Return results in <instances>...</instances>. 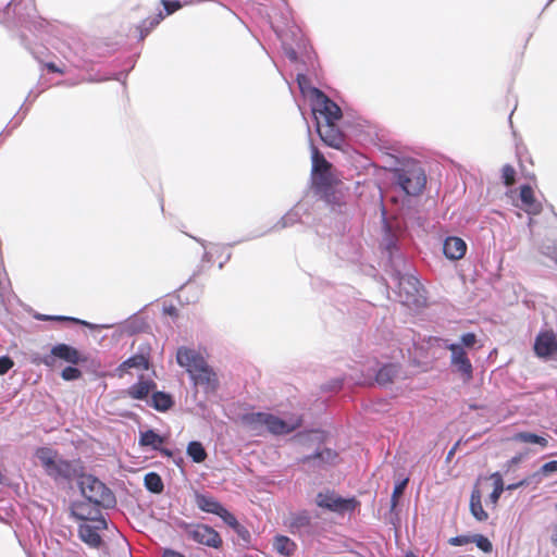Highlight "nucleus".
Returning a JSON list of instances; mask_svg holds the SVG:
<instances>
[{"label": "nucleus", "instance_id": "f257e3e1", "mask_svg": "<svg viewBox=\"0 0 557 557\" xmlns=\"http://www.w3.org/2000/svg\"><path fill=\"white\" fill-rule=\"evenodd\" d=\"M34 456L58 488L70 492L76 485L81 498L70 503V511L83 515L86 511L103 512L116 507L117 499L113 490L97 475L87 472L79 459H67L49 446L37 447Z\"/></svg>", "mask_w": 557, "mask_h": 557}, {"label": "nucleus", "instance_id": "f03ea898", "mask_svg": "<svg viewBox=\"0 0 557 557\" xmlns=\"http://www.w3.org/2000/svg\"><path fill=\"white\" fill-rule=\"evenodd\" d=\"M384 153L394 160V165L387 171L392 175L393 184L408 198L403 200L401 214L405 221H414L420 226L422 219L419 211L412 207V197L422 194L426 185V174L420 161L413 158H398L389 146L380 148Z\"/></svg>", "mask_w": 557, "mask_h": 557}, {"label": "nucleus", "instance_id": "7ed1b4c3", "mask_svg": "<svg viewBox=\"0 0 557 557\" xmlns=\"http://www.w3.org/2000/svg\"><path fill=\"white\" fill-rule=\"evenodd\" d=\"M22 0H11L5 8L0 11V23L7 28H24L33 33L36 37H40L47 33L48 22L37 15L36 8L33 3L25 5L22 12Z\"/></svg>", "mask_w": 557, "mask_h": 557}, {"label": "nucleus", "instance_id": "20e7f679", "mask_svg": "<svg viewBox=\"0 0 557 557\" xmlns=\"http://www.w3.org/2000/svg\"><path fill=\"white\" fill-rule=\"evenodd\" d=\"M380 213L382 230L381 247L383 255L386 257V268L394 267L398 272L404 268L405 259H407V256L403 250L399 236L404 231V226L400 224L394 226L388 221L387 210L383 201L382 193L380 194Z\"/></svg>", "mask_w": 557, "mask_h": 557}, {"label": "nucleus", "instance_id": "39448f33", "mask_svg": "<svg viewBox=\"0 0 557 557\" xmlns=\"http://www.w3.org/2000/svg\"><path fill=\"white\" fill-rule=\"evenodd\" d=\"M240 421L244 425L250 428L251 430H256L259 426H264L267 431L272 435L282 436L290 434L301 428L304 418L298 416L287 421L271 412L253 411L243 413Z\"/></svg>", "mask_w": 557, "mask_h": 557}, {"label": "nucleus", "instance_id": "423d86ee", "mask_svg": "<svg viewBox=\"0 0 557 557\" xmlns=\"http://www.w3.org/2000/svg\"><path fill=\"white\" fill-rule=\"evenodd\" d=\"M70 517L79 522L77 536L84 544L94 549L104 546L100 531L109 528V520L103 512L86 511L81 515L78 511H70Z\"/></svg>", "mask_w": 557, "mask_h": 557}, {"label": "nucleus", "instance_id": "0eeeda50", "mask_svg": "<svg viewBox=\"0 0 557 557\" xmlns=\"http://www.w3.org/2000/svg\"><path fill=\"white\" fill-rule=\"evenodd\" d=\"M310 180L314 194L332 210H341L344 201L342 195L336 190L339 181L332 170V164L320 169H311Z\"/></svg>", "mask_w": 557, "mask_h": 557}, {"label": "nucleus", "instance_id": "6e6552de", "mask_svg": "<svg viewBox=\"0 0 557 557\" xmlns=\"http://www.w3.org/2000/svg\"><path fill=\"white\" fill-rule=\"evenodd\" d=\"M410 263L408 258L405 259V264L398 272L394 267H387V272L399 288L400 293L406 294L405 301L414 306H421L425 302V298L422 297L423 286L419 278L409 273Z\"/></svg>", "mask_w": 557, "mask_h": 557}, {"label": "nucleus", "instance_id": "1a4fd4ad", "mask_svg": "<svg viewBox=\"0 0 557 557\" xmlns=\"http://www.w3.org/2000/svg\"><path fill=\"white\" fill-rule=\"evenodd\" d=\"M314 503L323 511L332 512L341 517L346 513H354L361 505L356 496L345 497L332 488L319 491L315 495Z\"/></svg>", "mask_w": 557, "mask_h": 557}, {"label": "nucleus", "instance_id": "9d476101", "mask_svg": "<svg viewBox=\"0 0 557 557\" xmlns=\"http://www.w3.org/2000/svg\"><path fill=\"white\" fill-rule=\"evenodd\" d=\"M174 525L184 532L191 541L208 546L210 548L220 549L223 545L222 537L218 531L205 523H190L183 519L176 518Z\"/></svg>", "mask_w": 557, "mask_h": 557}, {"label": "nucleus", "instance_id": "9b49d317", "mask_svg": "<svg viewBox=\"0 0 557 557\" xmlns=\"http://www.w3.org/2000/svg\"><path fill=\"white\" fill-rule=\"evenodd\" d=\"M310 109L314 124L320 119L324 123H337L343 116L339 106L319 88H311Z\"/></svg>", "mask_w": 557, "mask_h": 557}, {"label": "nucleus", "instance_id": "f8f14e48", "mask_svg": "<svg viewBox=\"0 0 557 557\" xmlns=\"http://www.w3.org/2000/svg\"><path fill=\"white\" fill-rule=\"evenodd\" d=\"M278 20L272 22V28L276 36H290L297 38V47L300 49L305 46V37L300 28L293 20L292 9L285 1H281L275 8Z\"/></svg>", "mask_w": 557, "mask_h": 557}, {"label": "nucleus", "instance_id": "ddd939ff", "mask_svg": "<svg viewBox=\"0 0 557 557\" xmlns=\"http://www.w3.org/2000/svg\"><path fill=\"white\" fill-rule=\"evenodd\" d=\"M58 360L70 364H79L86 362L87 357L70 344L58 343L50 348L49 354L39 358V362L48 368H53Z\"/></svg>", "mask_w": 557, "mask_h": 557}, {"label": "nucleus", "instance_id": "4468645a", "mask_svg": "<svg viewBox=\"0 0 557 557\" xmlns=\"http://www.w3.org/2000/svg\"><path fill=\"white\" fill-rule=\"evenodd\" d=\"M337 450L323 446L315 447L312 453L297 458V465L307 466L311 470H327L338 463Z\"/></svg>", "mask_w": 557, "mask_h": 557}, {"label": "nucleus", "instance_id": "2eb2a0df", "mask_svg": "<svg viewBox=\"0 0 557 557\" xmlns=\"http://www.w3.org/2000/svg\"><path fill=\"white\" fill-rule=\"evenodd\" d=\"M151 345L148 341L139 343L136 351L127 359L122 361L117 367L119 375L122 376L127 373L131 369L149 370L152 367L151 363Z\"/></svg>", "mask_w": 557, "mask_h": 557}, {"label": "nucleus", "instance_id": "dca6fc26", "mask_svg": "<svg viewBox=\"0 0 557 557\" xmlns=\"http://www.w3.org/2000/svg\"><path fill=\"white\" fill-rule=\"evenodd\" d=\"M534 355L544 361L557 359V339L552 329L541 330L534 337Z\"/></svg>", "mask_w": 557, "mask_h": 557}, {"label": "nucleus", "instance_id": "f3484780", "mask_svg": "<svg viewBox=\"0 0 557 557\" xmlns=\"http://www.w3.org/2000/svg\"><path fill=\"white\" fill-rule=\"evenodd\" d=\"M188 375L194 385L202 386L207 394L215 393L219 389V377L206 360L195 369V372L188 369Z\"/></svg>", "mask_w": 557, "mask_h": 557}, {"label": "nucleus", "instance_id": "a211bd4d", "mask_svg": "<svg viewBox=\"0 0 557 557\" xmlns=\"http://www.w3.org/2000/svg\"><path fill=\"white\" fill-rule=\"evenodd\" d=\"M450 351V366L454 372L459 373L466 381L473 377V366L465 349L459 345H445Z\"/></svg>", "mask_w": 557, "mask_h": 557}, {"label": "nucleus", "instance_id": "6ab92c4d", "mask_svg": "<svg viewBox=\"0 0 557 557\" xmlns=\"http://www.w3.org/2000/svg\"><path fill=\"white\" fill-rule=\"evenodd\" d=\"M329 432L320 428L317 429H305L296 432L292 440L302 446L304 448L310 449L318 446H323L329 440Z\"/></svg>", "mask_w": 557, "mask_h": 557}, {"label": "nucleus", "instance_id": "aec40b11", "mask_svg": "<svg viewBox=\"0 0 557 557\" xmlns=\"http://www.w3.org/2000/svg\"><path fill=\"white\" fill-rule=\"evenodd\" d=\"M195 504L202 512L215 515L222 521H224L231 513V511L220 500L207 493L196 492Z\"/></svg>", "mask_w": 557, "mask_h": 557}, {"label": "nucleus", "instance_id": "412c9836", "mask_svg": "<svg viewBox=\"0 0 557 557\" xmlns=\"http://www.w3.org/2000/svg\"><path fill=\"white\" fill-rule=\"evenodd\" d=\"M314 127L320 139L327 147L339 149L345 144V137L336 123L322 124L318 122L314 124Z\"/></svg>", "mask_w": 557, "mask_h": 557}, {"label": "nucleus", "instance_id": "4be33fe9", "mask_svg": "<svg viewBox=\"0 0 557 557\" xmlns=\"http://www.w3.org/2000/svg\"><path fill=\"white\" fill-rule=\"evenodd\" d=\"M401 370V366L398 362H384L380 363L377 369L374 371L373 384L380 388H387L394 384Z\"/></svg>", "mask_w": 557, "mask_h": 557}, {"label": "nucleus", "instance_id": "5701e85b", "mask_svg": "<svg viewBox=\"0 0 557 557\" xmlns=\"http://www.w3.org/2000/svg\"><path fill=\"white\" fill-rule=\"evenodd\" d=\"M467 248V243L459 236H447L443 242V255L450 261L463 258Z\"/></svg>", "mask_w": 557, "mask_h": 557}, {"label": "nucleus", "instance_id": "b1692460", "mask_svg": "<svg viewBox=\"0 0 557 557\" xmlns=\"http://www.w3.org/2000/svg\"><path fill=\"white\" fill-rule=\"evenodd\" d=\"M205 361V358L194 349L181 346L176 351V363L185 368L188 373V369L195 372V369Z\"/></svg>", "mask_w": 557, "mask_h": 557}, {"label": "nucleus", "instance_id": "393cba45", "mask_svg": "<svg viewBox=\"0 0 557 557\" xmlns=\"http://www.w3.org/2000/svg\"><path fill=\"white\" fill-rule=\"evenodd\" d=\"M223 522L236 533L238 537L236 544L238 546L242 548H249L251 546L252 535L250 531L237 520L233 512H231Z\"/></svg>", "mask_w": 557, "mask_h": 557}, {"label": "nucleus", "instance_id": "a878e982", "mask_svg": "<svg viewBox=\"0 0 557 557\" xmlns=\"http://www.w3.org/2000/svg\"><path fill=\"white\" fill-rule=\"evenodd\" d=\"M469 510L471 516L479 522H484L488 519V513L482 505V492L479 487V480L474 483L470 494Z\"/></svg>", "mask_w": 557, "mask_h": 557}, {"label": "nucleus", "instance_id": "bb28decb", "mask_svg": "<svg viewBox=\"0 0 557 557\" xmlns=\"http://www.w3.org/2000/svg\"><path fill=\"white\" fill-rule=\"evenodd\" d=\"M147 405L158 412H166L175 406L174 396L165 391L153 392Z\"/></svg>", "mask_w": 557, "mask_h": 557}, {"label": "nucleus", "instance_id": "cd10ccee", "mask_svg": "<svg viewBox=\"0 0 557 557\" xmlns=\"http://www.w3.org/2000/svg\"><path fill=\"white\" fill-rule=\"evenodd\" d=\"M519 198L523 209L529 213H540L542 206L536 201L534 190L530 184H522L519 187Z\"/></svg>", "mask_w": 557, "mask_h": 557}, {"label": "nucleus", "instance_id": "c85d7f7f", "mask_svg": "<svg viewBox=\"0 0 557 557\" xmlns=\"http://www.w3.org/2000/svg\"><path fill=\"white\" fill-rule=\"evenodd\" d=\"M166 436L161 435L156 429L148 428L139 432L138 445L140 447H148L156 451L161 444H164Z\"/></svg>", "mask_w": 557, "mask_h": 557}, {"label": "nucleus", "instance_id": "c756f323", "mask_svg": "<svg viewBox=\"0 0 557 557\" xmlns=\"http://www.w3.org/2000/svg\"><path fill=\"white\" fill-rule=\"evenodd\" d=\"M281 40L282 49L286 58L292 62L296 63L299 60L298 53L307 51V40L305 39V46L300 49L297 47V38L290 36H277Z\"/></svg>", "mask_w": 557, "mask_h": 557}, {"label": "nucleus", "instance_id": "7c9ffc66", "mask_svg": "<svg viewBox=\"0 0 557 557\" xmlns=\"http://www.w3.org/2000/svg\"><path fill=\"white\" fill-rule=\"evenodd\" d=\"M33 318L37 321H42V322L55 321V322H69V323L79 324V325L86 326L90 330L98 327V325L90 323L86 320H82V319L69 317V315L44 314V313L36 312L33 314Z\"/></svg>", "mask_w": 557, "mask_h": 557}, {"label": "nucleus", "instance_id": "2f4dec72", "mask_svg": "<svg viewBox=\"0 0 557 557\" xmlns=\"http://www.w3.org/2000/svg\"><path fill=\"white\" fill-rule=\"evenodd\" d=\"M273 547L281 556L292 557L297 549V544L287 535L276 534L273 539Z\"/></svg>", "mask_w": 557, "mask_h": 557}, {"label": "nucleus", "instance_id": "473e14b6", "mask_svg": "<svg viewBox=\"0 0 557 557\" xmlns=\"http://www.w3.org/2000/svg\"><path fill=\"white\" fill-rule=\"evenodd\" d=\"M490 479L493 481V490L487 497V503L496 506L506 490L503 472L495 471L490 474Z\"/></svg>", "mask_w": 557, "mask_h": 557}, {"label": "nucleus", "instance_id": "72a5a7b5", "mask_svg": "<svg viewBox=\"0 0 557 557\" xmlns=\"http://www.w3.org/2000/svg\"><path fill=\"white\" fill-rule=\"evenodd\" d=\"M300 207L290 208L272 227L273 231H280L286 227H290L297 223L307 224V222L300 216L297 211Z\"/></svg>", "mask_w": 557, "mask_h": 557}, {"label": "nucleus", "instance_id": "f704fd0d", "mask_svg": "<svg viewBox=\"0 0 557 557\" xmlns=\"http://www.w3.org/2000/svg\"><path fill=\"white\" fill-rule=\"evenodd\" d=\"M147 327L146 320L134 313L122 323L121 330L127 335H135L145 332Z\"/></svg>", "mask_w": 557, "mask_h": 557}, {"label": "nucleus", "instance_id": "c9c22d12", "mask_svg": "<svg viewBox=\"0 0 557 557\" xmlns=\"http://www.w3.org/2000/svg\"><path fill=\"white\" fill-rule=\"evenodd\" d=\"M145 488L156 495H160L164 491V483L161 475L156 471L147 472L144 476Z\"/></svg>", "mask_w": 557, "mask_h": 557}, {"label": "nucleus", "instance_id": "e433bc0d", "mask_svg": "<svg viewBox=\"0 0 557 557\" xmlns=\"http://www.w3.org/2000/svg\"><path fill=\"white\" fill-rule=\"evenodd\" d=\"M186 455L190 458V460L195 463H202L207 457L208 453L200 441H190L186 447Z\"/></svg>", "mask_w": 557, "mask_h": 557}, {"label": "nucleus", "instance_id": "4c0bfd02", "mask_svg": "<svg viewBox=\"0 0 557 557\" xmlns=\"http://www.w3.org/2000/svg\"><path fill=\"white\" fill-rule=\"evenodd\" d=\"M312 518L307 510H300L290 516L289 529L292 533L311 527Z\"/></svg>", "mask_w": 557, "mask_h": 557}, {"label": "nucleus", "instance_id": "58836bf2", "mask_svg": "<svg viewBox=\"0 0 557 557\" xmlns=\"http://www.w3.org/2000/svg\"><path fill=\"white\" fill-rule=\"evenodd\" d=\"M533 479L540 486L545 479L557 474V460H549L543 463L537 470L531 472Z\"/></svg>", "mask_w": 557, "mask_h": 557}, {"label": "nucleus", "instance_id": "ea45409f", "mask_svg": "<svg viewBox=\"0 0 557 557\" xmlns=\"http://www.w3.org/2000/svg\"><path fill=\"white\" fill-rule=\"evenodd\" d=\"M125 394L135 400H149L148 392L144 383V374H139L137 382L132 384L126 391Z\"/></svg>", "mask_w": 557, "mask_h": 557}, {"label": "nucleus", "instance_id": "a19ab883", "mask_svg": "<svg viewBox=\"0 0 557 557\" xmlns=\"http://www.w3.org/2000/svg\"><path fill=\"white\" fill-rule=\"evenodd\" d=\"M513 440L521 443L539 445L542 448L548 446V440L545 436L529 431H521L516 433Z\"/></svg>", "mask_w": 557, "mask_h": 557}, {"label": "nucleus", "instance_id": "79ce46f5", "mask_svg": "<svg viewBox=\"0 0 557 557\" xmlns=\"http://www.w3.org/2000/svg\"><path fill=\"white\" fill-rule=\"evenodd\" d=\"M164 18L162 12H159L156 16L151 18H145L137 25V30L139 33L138 40H144L150 32L159 25V23Z\"/></svg>", "mask_w": 557, "mask_h": 557}, {"label": "nucleus", "instance_id": "37998d69", "mask_svg": "<svg viewBox=\"0 0 557 557\" xmlns=\"http://www.w3.org/2000/svg\"><path fill=\"white\" fill-rule=\"evenodd\" d=\"M519 488H529L530 491H535L539 488V485L535 482V480L533 479L531 473H529L528 475H525L524 478H522L521 480H519L517 482L509 483L506 485V490L509 492H512V491H516Z\"/></svg>", "mask_w": 557, "mask_h": 557}, {"label": "nucleus", "instance_id": "c03bdc74", "mask_svg": "<svg viewBox=\"0 0 557 557\" xmlns=\"http://www.w3.org/2000/svg\"><path fill=\"white\" fill-rule=\"evenodd\" d=\"M529 451H519L506 462L502 465V471L504 474H509L515 467H518L528 457Z\"/></svg>", "mask_w": 557, "mask_h": 557}, {"label": "nucleus", "instance_id": "a18cd8bd", "mask_svg": "<svg viewBox=\"0 0 557 557\" xmlns=\"http://www.w3.org/2000/svg\"><path fill=\"white\" fill-rule=\"evenodd\" d=\"M472 543L483 553L490 554L493 552L492 541L484 534L475 533L472 534Z\"/></svg>", "mask_w": 557, "mask_h": 557}, {"label": "nucleus", "instance_id": "49530a36", "mask_svg": "<svg viewBox=\"0 0 557 557\" xmlns=\"http://www.w3.org/2000/svg\"><path fill=\"white\" fill-rule=\"evenodd\" d=\"M29 110V107H25V103H23L20 108V111L23 112V114H15L12 120L9 122V124L5 126V128L2 131V133L0 134V137L7 133L8 135L13 131L15 129L16 127H18L21 125V123L23 122L26 113L28 112Z\"/></svg>", "mask_w": 557, "mask_h": 557}, {"label": "nucleus", "instance_id": "de8ad7c7", "mask_svg": "<svg viewBox=\"0 0 557 557\" xmlns=\"http://www.w3.org/2000/svg\"><path fill=\"white\" fill-rule=\"evenodd\" d=\"M408 483L409 476H404L395 481L394 488L391 495V503H393L394 505L398 504V498L404 494Z\"/></svg>", "mask_w": 557, "mask_h": 557}, {"label": "nucleus", "instance_id": "09e8293b", "mask_svg": "<svg viewBox=\"0 0 557 557\" xmlns=\"http://www.w3.org/2000/svg\"><path fill=\"white\" fill-rule=\"evenodd\" d=\"M83 376V372L76 367V364H67L61 371V377L66 382L77 381Z\"/></svg>", "mask_w": 557, "mask_h": 557}, {"label": "nucleus", "instance_id": "8fccbe9b", "mask_svg": "<svg viewBox=\"0 0 557 557\" xmlns=\"http://www.w3.org/2000/svg\"><path fill=\"white\" fill-rule=\"evenodd\" d=\"M478 342L476 334L473 332H466L460 335L458 343H446L447 345H459L460 348H474L475 344Z\"/></svg>", "mask_w": 557, "mask_h": 557}, {"label": "nucleus", "instance_id": "3c124183", "mask_svg": "<svg viewBox=\"0 0 557 557\" xmlns=\"http://www.w3.org/2000/svg\"><path fill=\"white\" fill-rule=\"evenodd\" d=\"M311 169H320L323 166L331 165L325 159L324 154L311 144Z\"/></svg>", "mask_w": 557, "mask_h": 557}, {"label": "nucleus", "instance_id": "603ef678", "mask_svg": "<svg viewBox=\"0 0 557 557\" xmlns=\"http://www.w3.org/2000/svg\"><path fill=\"white\" fill-rule=\"evenodd\" d=\"M385 520L388 524L393 525L397 529L400 524V509L398 508V504L391 503L389 510L386 513Z\"/></svg>", "mask_w": 557, "mask_h": 557}, {"label": "nucleus", "instance_id": "864d4df0", "mask_svg": "<svg viewBox=\"0 0 557 557\" xmlns=\"http://www.w3.org/2000/svg\"><path fill=\"white\" fill-rule=\"evenodd\" d=\"M296 82L298 84L300 92L306 96L308 95L311 99V88H315L310 84V79L308 78L307 74L305 73H298L296 76Z\"/></svg>", "mask_w": 557, "mask_h": 557}, {"label": "nucleus", "instance_id": "5fc2aeb1", "mask_svg": "<svg viewBox=\"0 0 557 557\" xmlns=\"http://www.w3.org/2000/svg\"><path fill=\"white\" fill-rule=\"evenodd\" d=\"M164 10V16L171 15L184 7V2L181 0H161Z\"/></svg>", "mask_w": 557, "mask_h": 557}, {"label": "nucleus", "instance_id": "6e6d98bb", "mask_svg": "<svg viewBox=\"0 0 557 557\" xmlns=\"http://www.w3.org/2000/svg\"><path fill=\"white\" fill-rule=\"evenodd\" d=\"M447 543L450 546H465L472 543V534H458L448 539Z\"/></svg>", "mask_w": 557, "mask_h": 557}, {"label": "nucleus", "instance_id": "4d7b16f0", "mask_svg": "<svg viewBox=\"0 0 557 557\" xmlns=\"http://www.w3.org/2000/svg\"><path fill=\"white\" fill-rule=\"evenodd\" d=\"M14 366V361L8 355L0 357V375L8 373Z\"/></svg>", "mask_w": 557, "mask_h": 557}, {"label": "nucleus", "instance_id": "13d9d810", "mask_svg": "<svg viewBox=\"0 0 557 557\" xmlns=\"http://www.w3.org/2000/svg\"><path fill=\"white\" fill-rule=\"evenodd\" d=\"M516 175L515 168L507 163L502 168V178L505 184H508V181L512 180Z\"/></svg>", "mask_w": 557, "mask_h": 557}, {"label": "nucleus", "instance_id": "bf43d9fd", "mask_svg": "<svg viewBox=\"0 0 557 557\" xmlns=\"http://www.w3.org/2000/svg\"><path fill=\"white\" fill-rule=\"evenodd\" d=\"M294 207H301L297 211L300 213V216L304 219V216L310 215V210L312 208V203L308 200H300Z\"/></svg>", "mask_w": 557, "mask_h": 557}, {"label": "nucleus", "instance_id": "052dcab7", "mask_svg": "<svg viewBox=\"0 0 557 557\" xmlns=\"http://www.w3.org/2000/svg\"><path fill=\"white\" fill-rule=\"evenodd\" d=\"M20 44L26 49L28 50L33 55L36 54V49L34 47H32L27 36L24 34V33H21L20 36Z\"/></svg>", "mask_w": 557, "mask_h": 557}, {"label": "nucleus", "instance_id": "680f3d73", "mask_svg": "<svg viewBox=\"0 0 557 557\" xmlns=\"http://www.w3.org/2000/svg\"><path fill=\"white\" fill-rule=\"evenodd\" d=\"M162 311L164 314H166L173 319L178 318V314H180L178 309L173 305L163 306Z\"/></svg>", "mask_w": 557, "mask_h": 557}, {"label": "nucleus", "instance_id": "e2e57ef3", "mask_svg": "<svg viewBox=\"0 0 557 557\" xmlns=\"http://www.w3.org/2000/svg\"><path fill=\"white\" fill-rule=\"evenodd\" d=\"M144 383H145V386L147 388L148 396L149 395L151 396L153 392H159L157 389V383L152 379L144 376Z\"/></svg>", "mask_w": 557, "mask_h": 557}, {"label": "nucleus", "instance_id": "0e129e2a", "mask_svg": "<svg viewBox=\"0 0 557 557\" xmlns=\"http://www.w3.org/2000/svg\"><path fill=\"white\" fill-rule=\"evenodd\" d=\"M156 451L159 453L162 457H166L169 459H174L176 453L168 447H164L163 444H161L159 449H157Z\"/></svg>", "mask_w": 557, "mask_h": 557}, {"label": "nucleus", "instance_id": "69168bd1", "mask_svg": "<svg viewBox=\"0 0 557 557\" xmlns=\"http://www.w3.org/2000/svg\"><path fill=\"white\" fill-rule=\"evenodd\" d=\"M161 557H185V555L176 549L165 547L162 550Z\"/></svg>", "mask_w": 557, "mask_h": 557}, {"label": "nucleus", "instance_id": "338daca9", "mask_svg": "<svg viewBox=\"0 0 557 557\" xmlns=\"http://www.w3.org/2000/svg\"><path fill=\"white\" fill-rule=\"evenodd\" d=\"M462 440L459 438L453 446L451 448L448 450L447 455H446V459L445 461L447 463H449L451 461V459L454 458L457 449L459 448L460 444H461Z\"/></svg>", "mask_w": 557, "mask_h": 557}, {"label": "nucleus", "instance_id": "774afa93", "mask_svg": "<svg viewBox=\"0 0 557 557\" xmlns=\"http://www.w3.org/2000/svg\"><path fill=\"white\" fill-rule=\"evenodd\" d=\"M550 542L554 547H557V521L552 525L550 529Z\"/></svg>", "mask_w": 557, "mask_h": 557}]
</instances>
